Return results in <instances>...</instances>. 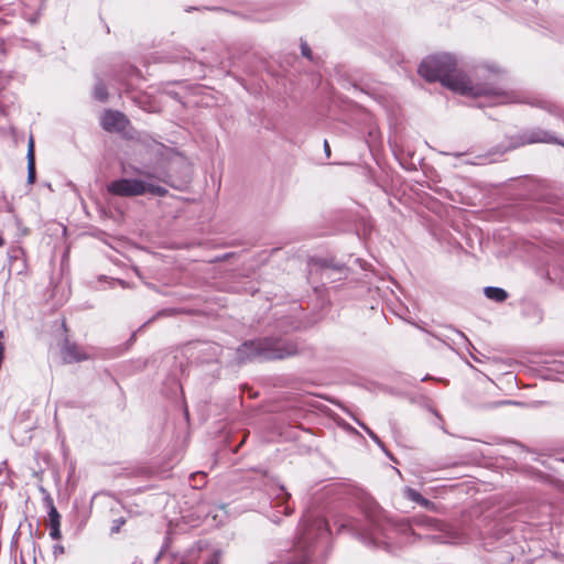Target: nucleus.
Masks as SVG:
<instances>
[{"instance_id":"13","label":"nucleus","mask_w":564,"mask_h":564,"mask_svg":"<svg viewBox=\"0 0 564 564\" xmlns=\"http://www.w3.org/2000/svg\"><path fill=\"white\" fill-rule=\"evenodd\" d=\"M32 154V158H34V141L31 137L29 140V147H28V161H30V155Z\"/></svg>"},{"instance_id":"3","label":"nucleus","mask_w":564,"mask_h":564,"mask_svg":"<svg viewBox=\"0 0 564 564\" xmlns=\"http://www.w3.org/2000/svg\"><path fill=\"white\" fill-rule=\"evenodd\" d=\"M239 354L242 356L246 354L247 358H256V357H264V358H274V357H283L282 355H274L269 351L265 347H263L262 343H246L242 348L239 349Z\"/></svg>"},{"instance_id":"7","label":"nucleus","mask_w":564,"mask_h":564,"mask_svg":"<svg viewBox=\"0 0 564 564\" xmlns=\"http://www.w3.org/2000/svg\"><path fill=\"white\" fill-rule=\"evenodd\" d=\"M405 497L412 501L417 502L419 505H421L425 508H429L432 505L427 499L422 497L416 490H414L412 488L405 489Z\"/></svg>"},{"instance_id":"23","label":"nucleus","mask_w":564,"mask_h":564,"mask_svg":"<svg viewBox=\"0 0 564 564\" xmlns=\"http://www.w3.org/2000/svg\"><path fill=\"white\" fill-rule=\"evenodd\" d=\"M486 72L488 73V76L490 77L491 75V69L490 68H487Z\"/></svg>"},{"instance_id":"6","label":"nucleus","mask_w":564,"mask_h":564,"mask_svg":"<svg viewBox=\"0 0 564 564\" xmlns=\"http://www.w3.org/2000/svg\"><path fill=\"white\" fill-rule=\"evenodd\" d=\"M48 527H50V536L53 540H59L62 538V533L59 530L61 527V516L56 508L51 503L48 511Z\"/></svg>"},{"instance_id":"5","label":"nucleus","mask_w":564,"mask_h":564,"mask_svg":"<svg viewBox=\"0 0 564 564\" xmlns=\"http://www.w3.org/2000/svg\"><path fill=\"white\" fill-rule=\"evenodd\" d=\"M62 357L65 362H77L87 358L85 351L75 344L66 343L63 347Z\"/></svg>"},{"instance_id":"16","label":"nucleus","mask_w":564,"mask_h":564,"mask_svg":"<svg viewBox=\"0 0 564 564\" xmlns=\"http://www.w3.org/2000/svg\"><path fill=\"white\" fill-rule=\"evenodd\" d=\"M53 553H54L55 556L59 555V554H63L64 553V547L62 545H59V544L54 545Z\"/></svg>"},{"instance_id":"12","label":"nucleus","mask_w":564,"mask_h":564,"mask_svg":"<svg viewBox=\"0 0 564 564\" xmlns=\"http://www.w3.org/2000/svg\"><path fill=\"white\" fill-rule=\"evenodd\" d=\"M495 96H496V105L510 101V99L508 97L500 94L497 89H496Z\"/></svg>"},{"instance_id":"15","label":"nucleus","mask_w":564,"mask_h":564,"mask_svg":"<svg viewBox=\"0 0 564 564\" xmlns=\"http://www.w3.org/2000/svg\"><path fill=\"white\" fill-rule=\"evenodd\" d=\"M484 292L488 299L494 300V286L485 288Z\"/></svg>"},{"instance_id":"18","label":"nucleus","mask_w":564,"mask_h":564,"mask_svg":"<svg viewBox=\"0 0 564 564\" xmlns=\"http://www.w3.org/2000/svg\"><path fill=\"white\" fill-rule=\"evenodd\" d=\"M367 432H368V434L370 435V437H371L372 440H375L377 443H380V441H379V438L377 437V435H376V434H373L370 430H367Z\"/></svg>"},{"instance_id":"4","label":"nucleus","mask_w":564,"mask_h":564,"mask_svg":"<svg viewBox=\"0 0 564 564\" xmlns=\"http://www.w3.org/2000/svg\"><path fill=\"white\" fill-rule=\"evenodd\" d=\"M101 124L108 131H120L126 126V118L119 111L107 110L101 118Z\"/></svg>"},{"instance_id":"17","label":"nucleus","mask_w":564,"mask_h":564,"mask_svg":"<svg viewBox=\"0 0 564 564\" xmlns=\"http://www.w3.org/2000/svg\"><path fill=\"white\" fill-rule=\"evenodd\" d=\"M219 554L215 553L212 558L207 562V564H218Z\"/></svg>"},{"instance_id":"2","label":"nucleus","mask_w":564,"mask_h":564,"mask_svg":"<svg viewBox=\"0 0 564 564\" xmlns=\"http://www.w3.org/2000/svg\"><path fill=\"white\" fill-rule=\"evenodd\" d=\"M108 192L118 196H139L143 194H152L155 196H164L166 189L151 181H143L137 178H121L111 182L108 185Z\"/></svg>"},{"instance_id":"24","label":"nucleus","mask_w":564,"mask_h":564,"mask_svg":"<svg viewBox=\"0 0 564 564\" xmlns=\"http://www.w3.org/2000/svg\"><path fill=\"white\" fill-rule=\"evenodd\" d=\"M285 512H286V513H290V512H291V510H290L289 508H285Z\"/></svg>"},{"instance_id":"11","label":"nucleus","mask_w":564,"mask_h":564,"mask_svg":"<svg viewBox=\"0 0 564 564\" xmlns=\"http://www.w3.org/2000/svg\"><path fill=\"white\" fill-rule=\"evenodd\" d=\"M507 292L502 289L496 288V302H502L507 299Z\"/></svg>"},{"instance_id":"19","label":"nucleus","mask_w":564,"mask_h":564,"mask_svg":"<svg viewBox=\"0 0 564 564\" xmlns=\"http://www.w3.org/2000/svg\"><path fill=\"white\" fill-rule=\"evenodd\" d=\"M315 524H316L317 529H318V530H321V529H322V527H324V524H325V523H324V521H323V520H318V521H316V523H315Z\"/></svg>"},{"instance_id":"20","label":"nucleus","mask_w":564,"mask_h":564,"mask_svg":"<svg viewBox=\"0 0 564 564\" xmlns=\"http://www.w3.org/2000/svg\"><path fill=\"white\" fill-rule=\"evenodd\" d=\"M324 147H325V151H326L327 155H329V145H328L327 141H325Z\"/></svg>"},{"instance_id":"14","label":"nucleus","mask_w":564,"mask_h":564,"mask_svg":"<svg viewBox=\"0 0 564 564\" xmlns=\"http://www.w3.org/2000/svg\"><path fill=\"white\" fill-rule=\"evenodd\" d=\"M301 50H302V54L305 57L311 58V50H310V47H308V45L306 43H302Z\"/></svg>"},{"instance_id":"8","label":"nucleus","mask_w":564,"mask_h":564,"mask_svg":"<svg viewBox=\"0 0 564 564\" xmlns=\"http://www.w3.org/2000/svg\"><path fill=\"white\" fill-rule=\"evenodd\" d=\"M35 181V158L30 155V161H28V183L33 184Z\"/></svg>"},{"instance_id":"22","label":"nucleus","mask_w":564,"mask_h":564,"mask_svg":"<svg viewBox=\"0 0 564 564\" xmlns=\"http://www.w3.org/2000/svg\"><path fill=\"white\" fill-rule=\"evenodd\" d=\"M4 245V239L2 238V236L0 235V247H2Z\"/></svg>"},{"instance_id":"1","label":"nucleus","mask_w":564,"mask_h":564,"mask_svg":"<svg viewBox=\"0 0 564 564\" xmlns=\"http://www.w3.org/2000/svg\"><path fill=\"white\" fill-rule=\"evenodd\" d=\"M457 61L448 53L427 56L422 61L419 73L429 82H441L451 90L467 96L479 97L491 91L490 82H479L480 68H476L475 75L468 76L456 69Z\"/></svg>"},{"instance_id":"9","label":"nucleus","mask_w":564,"mask_h":564,"mask_svg":"<svg viewBox=\"0 0 564 564\" xmlns=\"http://www.w3.org/2000/svg\"><path fill=\"white\" fill-rule=\"evenodd\" d=\"M95 97L100 100L105 101L107 99V89L104 84H97L94 90Z\"/></svg>"},{"instance_id":"21","label":"nucleus","mask_w":564,"mask_h":564,"mask_svg":"<svg viewBox=\"0 0 564 564\" xmlns=\"http://www.w3.org/2000/svg\"><path fill=\"white\" fill-rule=\"evenodd\" d=\"M456 335H457L460 339L466 340V338H465V336H464V334H463V333L457 332V333H456Z\"/></svg>"},{"instance_id":"10","label":"nucleus","mask_w":564,"mask_h":564,"mask_svg":"<svg viewBox=\"0 0 564 564\" xmlns=\"http://www.w3.org/2000/svg\"><path fill=\"white\" fill-rule=\"evenodd\" d=\"M551 137L546 132H541L539 135L531 138L529 142H549Z\"/></svg>"}]
</instances>
